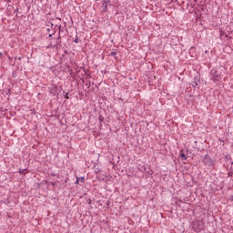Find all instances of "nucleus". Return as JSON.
Listing matches in <instances>:
<instances>
[{"label":"nucleus","mask_w":233,"mask_h":233,"mask_svg":"<svg viewBox=\"0 0 233 233\" xmlns=\"http://www.w3.org/2000/svg\"><path fill=\"white\" fill-rule=\"evenodd\" d=\"M111 55L116 56V52H112Z\"/></svg>","instance_id":"423d86ee"},{"label":"nucleus","mask_w":233,"mask_h":233,"mask_svg":"<svg viewBox=\"0 0 233 233\" xmlns=\"http://www.w3.org/2000/svg\"><path fill=\"white\" fill-rule=\"evenodd\" d=\"M203 163L208 166L212 165V159H210V157L208 155L205 156V158L203 159Z\"/></svg>","instance_id":"f03ea898"},{"label":"nucleus","mask_w":233,"mask_h":233,"mask_svg":"<svg viewBox=\"0 0 233 233\" xmlns=\"http://www.w3.org/2000/svg\"><path fill=\"white\" fill-rule=\"evenodd\" d=\"M215 73H216V70L212 69L211 74H215Z\"/></svg>","instance_id":"39448f33"},{"label":"nucleus","mask_w":233,"mask_h":233,"mask_svg":"<svg viewBox=\"0 0 233 233\" xmlns=\"http://www.w3.org/2000/svg\"><path fill=\"white\" fill-rule=\"evenodd\" d=\"M193 228H195V232H200L201 230H203V224H199V222H196L193 225Z\"/></svg>","instance_id":"f257e3e1"},{"label":"nucleus","mask_w":233,"mask_h":233,"mask_svg":"<svg viewBox=\"0 0 233 233\" xmlns=\"http://www.w3.org/2000/svg\"><path fill=\"white\" fill-rule=\"evenodd\" d=\"M76 185H79V178H77V180L76 181Z\"/></svg>","instance_id":"20e7f679"},{"label":"nucleus","mask_w":233,"mask_h":233,"mask_svg":"<svg viewBox=\"0 0 233 233\" xmlns=\"http://www.w3.org/2000/svg\"><path fill=\"white\" fill-rule=\"evenodd\" d=\"M104 1H105V3L108 2V0H104Z\"/></svg>","instance_id":"6e6552de"},{"label":"nucleus","mask_w":233,"mask_h":233,"mask_svg":"<svg viewBox=\"0 0 233 233\" xmlns=\"http://www.w3.org/2000/svg\"><path fill=\"white\" fill-rule=\"evenodd\" d=\"M75 43H77V39L75 40Z\"/></svg>","instance_id":"1a4fd4ad"},{"label":"nucleus","mask_w":233,"mask_h":233,"mask_svg":"<svg viewBox=\"0 0 233 233\" xmlns=\"http://www.w3.org/2000/svg\"><path fill=\"white\" fill-rule=\"evenodd\" d=\"M81 179H82V181H85V177H82Z\"/></svg>","instance_id":"0eeeda50"},{"label":"nucleus","mask_w":233,"mask_h":233,"mask_svg":"<svg viewBox=\"0 0 233 233\" xmlns=\"http://www.w3.org/2000/svg\"><path fill=\"white\" fill-rule=\"evenodd\" d=\"M181 157H183V159H187V155H185V153H181Z\"/></svg>","instance_id":"7ed1b4c3"}]
</instances>
